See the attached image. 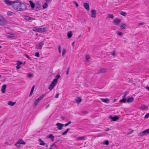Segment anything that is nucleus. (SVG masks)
Wrapping results in <instances>:
<instances>
[{
    "instance_id": "obj_49",
    "label": "nucleus",
    "mask_w": 149,
    "mask_h": 149,
    "mask_svg": "<svg viewBox=\"0 0 149 149\" xmlns=\"http://www.w3.org/2000/svg\"><path fill=\"white\" fill-rule=\"evenodd\" d=\"M27 76L29 77H31L33 76V75L29 73L27 75Z\"/></svg>"
},
{
    "instance_id": "obj_5",
    "label": "nucleus",
    "mask_w": 149,
    "mask_h": 149,
    "mask_svg": "<svg viewBox=\"0 0 149 149\" xmlns=\"http://www.w3.org/2000/svg\"><path fill=\"white\" fill-rule=\"evenodd\" d=\"M44 44L43 42H42L36 45V48L37 49H41Z\"/></svg>"
},
{
    "instance_id": "obj_15",
    "label": "nucleus",
    "mask_w": 149,
    "mask_h": 149,
    "mask_svg": "<svg viewBox=\"0 0 149 149\" xmlns=\"http://www.w3.org/2000/svg\"><path fill=\"white\" fill-rule=\"evenodd\" d=\"M100 100L103 102L107 103H109L110 102V100L108 98H101Z\"/></svg>"
},
{
    "instance_id": "obj_34",
    "label": "nucleus",
    "mask_w": 149,
    "mask_h": 149,
    "mask_svg": "<svg viewBox=\"0 0 149 149\" xmlns=\"http://www.w3.org/2000/svg\"><path fill=\"white\" fill-rule=\"evenodd\" d=\"M69 130H70V129L69 128L67 129L64 132L62 133V135H64L66 134H67V132H68V131Z\"/></svg>"
},
{
    "instance_id": "obj_21",
    "label": "nucleus",
    "mask_w": 149,
    "mask_h": 149,
    "mask_svg": "<svg viewBox=\"0 0 149 149\" xmlns=\"http://www.w3.org/2000/svg\"><path fill=\"white\" fill-rule=\"evenodd\" d=\"M18 142L20 144H23L25 145L26 144V143L22 139H19Z\"/></svg>"
},
{
    "instance_id": "obj_58",
    "label": "nucleus",
    "mask_w": 149,
    "mask_h": 149,
    "mask_svg": "<svg viewBox=\"0 0 149 149\" xmlns=\"http://www.w3.org/2000/svg\"><path fill=\"white\" fill-rule=\"evenodd\" d=\"M145 88L149 91V86H146Z\"/></svg>"
},
{
    "instance_id": "obj_30",
    "label": "nucleus",
    "mask_w": 149,
    "mask_h": 149,
    "mask_svg": "<svg viewBox=\"0 0 149 149\" xmlns=\"http://www.w3.org/2000/svg\"><path fill=\"white\" fill-rule=\"evenodd\" d=\"M126 98H123V99L120 100V102L125 103L126 101Z\"/></svg>"
},
{
    "instance_id": "obj_16",
    "label": "nucleus",
    "mask_w": 149,
    "mask_h": 149,
    "mask_svg": "<svg viewBox=\"0 0 149 149\" xmlns=\"http://www.w3.org/2000/svg\"><path fill=\"white\" fill-rule=\"evenodd\" d=\"M6 86H7L6 84H4L2 86L1 89V91L3 93H5Z\"/></svg>"
},
{
    "instance_id": "obj_13",
    "label": "nucleus",
    "mask_w": 149,
    "mask_h": 149,
    "mask_svg": "<svg viewBox=\"0 0 149 149\" xmlns=\"http://www.w3.org/2000/svg\"><path fill=\"white\" fill-rule=\"evenodd\" d=\"M91 17L93 18L95 17L96 14V10H92L91 11Z\"/></svg>"
},
{
    "instance_id": "obj_29",
    "label": "nucleus",
    "mask_w": 149,
    "mask_h": 149,
    "mask_svg": "<svg viewBox=\"0 0 149 149\" xmlns=\"http://www.w3.org/2000/svg\"><path fill=\"white\" fill-rule=\"evenodd\" d=\"M29 3L31 8H34L35 7V5L34 3L31 1H29Z\"/></svg>"
},
{
    "instance_id": "obj_56",
    "label": "nucleus",
    "mask_w": 149,
    "mask_h": 149,
    "mask_svg": "<svg viewBox=\"0 0 149 149\" xmlns=\"http://www.w3.org/2000/svg\"><path fill=\"white\" fill-rule=\"evenodd\" d=\"M144 24V22H142V23H139L138 24V25H139V26L142 25H143Z\"/></svg>"
},
{
    "instance_id": "obj_36",
    "label": "nucleus",
    "mask_w": 149,
    "mask_h": 149,
    "mask_svg": "<svg viewBox=\"0 0 149 149\" xmlns=\"http://www.w3.org/2000/svg\"><path fill=\"white\" fill-rule=\"evenodd\" d=\"M14 13L12 12L8 11L7 12V14L9 15H13Z\"/></svg>"
},
{
    "instance_id": "obj_27",
    "label": "nucleus",
    "mask_w": 149,
    "mask_h": 149,
    "mask_svg": "<svg viewBox=\"0 0 149 149\" xmlns=\"http://www.w3.org/2000/svg\"><path fill=\"white\" fill-rule=\"evenodd\" d=\"M7 36L10 38H12L15 37V35L13 34L8 33Z\"/></svg>"
},
{
    "instance_id": "obj_38",
    "label": "nucleus",
    "mask_w": 149,
    "mask_h": 149,
    "mask_svg": "<svg viewBox=\"0 0 149 149\" xmlns=\"http://www.w3.org/2000/svg\"><path fill=\"white\" fill-rule=\"evenodd\" d=\"M24 56L26 57L29 59L31 60V58L27 54H24Z\"/></svg>"
},
{
    "instance_id": "obj_41",
    "label": "nucleus",
    "mask_w": 149,
    "mask_h": 149,
    "mask_svg": "<svg viewBox=\"0 0 149 149\" xmlns=\"http://www.w3.org/2000/svg\"><path fill=\"white\" fill-rule=\"evenodd\" d=\"M20 144L18 143V142L15 144V145L18 147V148H19L20 147Z\"/></svg>"
},
{
    "instance_id": "obj_60",
    "label": "nucleus",
    "mask_w": 149,
    "mask_h": 149,
    "mask_svg": "<svg viewBox=\"0 0 149 149\" xmlns=\"http://www.w3.org/2000/svg\"><path fill=\"white\" fill-rule=\"evenodd\" d=\"M109 130H110V129L109 128H107V129L105 130L106 131H108Z\"/></svg>"
},
{
    "instance_id": "obj_1",
    "label": "nucleus",
    "mask_w": 149,
    "mask_h": 149,
    "mask_svg": "<svg viewBox=\"0 0 149 149\" xmlns=\"http://www.w3.org/2000/svg\"><path fill=\"white\" fill-rule=\"evenodd\" d=\"M14 8L17 11H23L27 8L26 5L25 3L15 2L13 6Z\"/></svg>"
},
{
    "instance_id": "obj_23",
    "label": "nucleus",
    "mask_w": 149,
    "mask_h": 149,
    "mask_svg": "<svg viewBox=\"0 0 149 149\" xmlns=\"http://www.w3.org/2000/svg\"><path fill=\"white\" fill-rule=\"evenodd\" d=\"M86 137L85 136H83L80 137H79L77 138V139L79 140H84L86 139Z\"/></svg>"
},
{
    "instance_id": "obj_50",
    "label": "nucleus",
    "mask_w": 149,
    "mask_h": 149,
    "mask_svg": "<svg viewBox=\"0 0 149 149\" xmlns=\"http://www.w3.org/2000/svg\"><path fill=\"white\" fill-rule=\"evenodd\" d=\"M71 123V121L69 122L68 123L65 124V126L66 127L68 126V125H69Z\"/></svg>"
},
{
    "instance_id": "obj_10",
    "label": "nucleus",
    "mask_w": 149,
    "mask_h": 149,
    "mask_svg": "<svg viewBox=\"0 0 149 149\" xmlns=\"http://www.w3.org/2000/svg\"><path fill=\"white\" fill-rule=\"evenodd\" d=\"M119 117L117 116L116 115L113 117L111 116H110L109 117V118L112 119V120L114 121H116L117 120L119 119Z\"/></svg>"
},
{
    "instance_id": "obj_11",
    "label": "nucleus",
    "mask_w": 149,
    "mask_h": 149,
    "mask_svg": "<svg viewBox=\"0 0 149 149\" xmlns=\"http://www.w3.org/2000/svg\"><path fill=\"white\" fill-rule=\"evenodd\" d=\"M107 69L105 68H101L98 71V73H103L106 72L107 71Z\"/></svg>"
},
{
    "instance_id": "obj_8",
    "label": "nucleus",
    "mask_w": 149,
    "mask_h": 149,
    "mask_svg": "<svg viewBox=\"0 0 149 149\" xmlns=\"http://www.w3.org/2000/svg\"><path fill=\"white\" fill-rule=\"evenodd\" d=\"M56 83H57L55 82V81H53L51 84L48 87L49 89L50 90H52L55 86Z\"/></svg>"
},
{
    "instance_id": "obj_55",
    "label": "nucleus",
    "mask_w": 149,
    "mask_h": 149,
    "mask_svg": "<svg viewBox=\"0 0 149 149\" xmlns=\"http://www.w3.org/2000/svg\"><path fill=\"white\" fill-rule=\"evenodd\" d=\"M127 95H126V94L124 93L123 96V98H126L125 97L127 96Z\"/></svg>"
},
{
    "instance_id": "obj_52",
    "label": "nucleus",
    "mask_w": 149,
    "mask_h": 149,
    "mask_svg": "<svg viewBox=\"0 0 149 149\" xmlns=\"http://www.w3.org/2000/svg\"><path fill=\"white\" fill-rule=\"evenodd\" d=\"M53 146H55L56 147H57V145H56V144H55V143H54L50 147H52Z\"/></svg>"
},
{
    "instance_id": "obj_48",
    "label": "nucleus",
    "mask_w": 149,
    "mask_h": 149,
    "mask_svg": "<svg viewBox=\"0 0 149 149\" xmlns=\"http://www.w3.org/2000/svg\"><path fill=\"white\" fill-rule=\"evenodd\" d=\"M149 117V113H147L146 115L145 116V118H148Z\"/></svg>"
},
{
    "instance_id": "obj_2",
    "label": "nucleus",
    "mask_w": 149,
    "mask_h": 149,
    "mask_svg": "<svg viewBox=\"0 0 149 149\" xmlns=\"http://www.w3.org/2000/svg\"><path fill=\"white\" fill-rule=\"evenodd\" d=\"M46 95V93L43 94L40 96L38 99H36L34 103V106H36L38 103Z\"/></svg>"
},
{
    "instance_id": "obj_4",
    "label": "nucleus",
    "mask_w": 149,
    "mask_h": 149,
    "mask_svg": "<svg viewBox=\"0 0 149 149\" xmlns=\"http://www.w3.org/2000/svg\"><path fill=\"white\" fill-rule=\"evenodd\" d=\"M149 134V129H147L143 131L140 132L139 134V135L141 136L146 135Z\"/></svg>"
},
{
    "instance_id": "obj_20",
    "label": "nucleus",
    "mask_w": 149,
    "mask_h": 149,
    "mask_svg": "<svg viewBox=\"0 0 149 149\" xmlns=\"http://www.w3.org/2000/svg\"><path fill=\"white\" fill-rule=\"evenodd\" d=\"M38 141L40 142V145L44 146L45 145V143L41 139H39Z\"/></svg>"
},
{
    "instance_id": "obj_51",
    "label": "nucleus",
    "mask_w": 149,
    "mask_h": 149,
    "mask_svg": "<svg viewBox=\"0 0 149 149\" xmlns=\"http://www.w3.org/2000/svg\"><path fill=\"white\" fill-rule=\"evenodd\" d=\"M17 65L16 66V68L17 69H20L21 68V66L20 65L17 64Z\"/></svg>"
},
{
    "instance_id": "obj_37",
    "label": "nucleus",
    "mask_w": 149,
    "mask_h": 149,
    "mask_svg": "<svg viewBox=\"0 0 149 149\" xmlns=\"http://www.w3.org/2000/svg\"><path fill=\"white\" fill-rule=\"evenodd\" d=\"M66 52V50L65 49H63L62 50V56H64Z\"/></svg>"
},
{
    "instance_id": "obj_64",
    "label": "nucleus",
    "mask_w": 149,
    "mask_h": 149,
    "mask_svg": "<svg viewBox=\"0 0 149 149\" xmlns=\"http://www.w3.org/2000/svg\"><path fill=\"white\" fill-rule=\"evenodd\" d=\"M116 99H115L114 100H113V101L114 102H116Z\"/></svg>"
},
{
    "instance_id": "obj_14",
    "label": "nucleus",
    "mask_w": 149,
    "mask_h": 149,
    "mask_svg": "<svg viewBox=\"0 0 149 149\" xmlns=\"http://www.w3.org/2000/svg\"><path fill=\"white\" fill-rule=\"evenodd\" d=\"M121 20L119 19H116L113 20V23L116 25H119L120 22Z\"/></svg>"
},
{
    "instance_id": "obj_61",
    "label": "nucleus",
    "mask_w": 149,
    "mask_h": 149,
    "mask_svg": "<svg viewBox=\"0 0 149 149\" xmlns=\"http://www.w3.org/2000/svg\"><path fill=\"white\" fill-rule=\"evenodd\" d=\"M49 106H50L49 104H48V105L47 106V107H46V109H47V108H48L49 107Z\"/></svg>"
},
{
    "instance_id": "obj_9",
    "label": "nucleus",
    "mask_w": 149,
    "mask_h": 149,
    "mask_svg": "<svg viewBox=\"0 0 149 149\" xmlns=\"http://www.w3.org/2000/svg\"><path fill=\"white\" fill-rule=\"evenodd\" d=\"M64 124L60 123H57L56 125L57 126V128L58 130H61L63 129V127L64 126Z\"/></svg>"
},
{
    "instance_id": "obj_45",
    "label": "nucleus",
    "mask_w": 149,
    "mask_h": 149,
    "mask_svg": "<svg viewBox=\"0 0 149 149\" xmlns=\"http://www.w3.org/2000/svg\"><path fill=\"white\" fill-rule=\"evenodd\" d=\"M109 143V141L108 140H105L104 142L103 143L104 144L108 145Z\"/></svg>"
},
{
    "instance_id": "obj_62",
    "label": "nucleus",
    "mask_w": 149,
    "mask_h": 149,
    "mask_svg": "<svg viewBox=\"0 0 149 149\" xmlns=\"http://www.w3.org/2000/svg\"><path fill=\"white\" fill-rule=\"evenodd\" d=\"M128 93H129V92H128V91H126V92H125V93H125V94H126V95H127V94Z\"/></svg>"
},
{
    "instance_id": "obj_43",
    "label": "nucleus",
    "mask_w": 149,
    "mask_h": 149,
    "mask_svg": "<svg viewBox=\"0 0 149 149\" xmlns=\"http://www.w3.org/2000/svg\"><path fill=\"white\" fill-rule=\"evenodd\" d=\"M111 54L113 56L116 55V52L115 51H113L112 52H111Z\"/></svg>"
},
{
    "instance_id": "obj_17",
    "label": "nucleus",
    "mask_w": 149,
    "mask_h": 149,
    "mask_svg": "<svg viewBox=\"0 0 149 149\" xmlns=\"http://www.w3.org/2000/svg\"><path fill=\"white\" fill-rule=\"evenodd\" d=\"M134 100V98L133 97H131L129 98L127 100V102L130 103L133 102Z\"/></svg>"
},
{
    "instance_id": "obj_6",
    "label": "nucleus",
    "mask_w": 149,
    "mask_h": 149,
    "mask_svg": "<svg viewBox=\"0 0 149 149\" xmlns=\"http://www.w3.org/2000/svg\"><path fill=\"white\" fill-rule=\"evenodd\" d=\"M4 3L7 5H13V6H14V4L15 1H12L9 0H4Z\"/></svg>"
},
{
    "instance_id": "obj_33",
    "label": "nucleus",
    "mask_w": 149,
    "mask_h": 149,
    "mask_svg": "<svg viewBox=\"0 0 149 149\" xmlns=\"http://www.w3.org/2000/svg\"><path fill=\"white\" fill-rule=\"evenodd\" d=\"M108 17L109 18L113 19L114 18V16L113 14H108Z\"/></svg>"
},
{
    "instance_id": "obj_31",
    "label": "nucleus",
    "mask_w": 149,
    "mask_h": 149,
    "mask_svg": "<svg viewBox=\"0 0 149 149\" xmlns=\"http://www.w3.org/2000/svg\"><path fill=\"white\" fill-rule=\"evenodd\" d=\"M120 27L122 29H125L127 26L124 24H122L120 25Z\"/></svg>"
},
{
    "instance_id": "obj_7",
    "label": "nucleus",
    "mask_w": 149,
    "mask_h": 149,
    "mask_svg": "<svg viewBox=\"0 0 149 149\" xmlns=\"http://www.w3.org/2000/svg\"><path fill=\"white\" fill-rule=\"evenodd\" d=\"M46 28H36V31L39 33H42L46 31Z\"/></svg>"
},
{
    "instance_id": "obj_57",
    "label": "nucleus",
    "mask_w": 149,
    "mask_h": 149,
    "mask_svg": "<svg viewBox=\"0 0 149 149\" xmlns=\"http://www.w3.org/2000/svg\"><path fill=\"white\" fill-rule=\"evenodd\" d=\"M59 94L58 93H57L56 95L55 96V97L56 98H58L59 96Z\"/></svg>"
},
{
    "instance_id": "obj_32",
    "label": "nucleus",
    "mask_w": 149,
    "mask_h": 149,
    "mask_svg": "<svg viewBox=\"0 0 149 149\" xmlns=\"http://www.w3.org/2000/svg\"><path fill=\"white\" fill-rule=\"evenodd\" d=\"M48 138L52 139H54V136L52 134H50L48 136Z\"/></svg>"
},
{
    "instance_id": "obj_19",
    "label": "nucleus",
    "mask_w": 149,
    "mask_h": 149,
    "mask_svg": "<svg viewBox=\"0 0 149 149\" xmlns=\"http://www.w3.org/2000/svg\"><path fill=\"white\" fill-rule=\"evenodd\" d=\"M61 77V76L59 74L57 75L56 76L55 79H54L53 80V81H55L56 83H57V81L58 79L60 78Z\"/></svg>"
},
{
    "instance_id": "obj_26",
    "label": "nucleus",
    "mask_w": 149,
    "mask_h": 149,
    "mask_svg": "<svg viewBox=\"0 0 149 149\" xmlns=\"http://www.w3.org/2000/svg\"><path fill=\"white\" fill-rule=\"evenodd\" d=\"M25 19L28 20H33L34 19L33 18L28 16L26 17Z\"/></svg>"
},
{
    "instance_id": "obj_28",
    "label": "nucleus",
    "mask_w": 149,
    "mask_h": 149,
    "mask_svg": "<svg viewBox=\"0 0 149 149\" xmlns=\"http://www.w3.org/2000/svg\"><path fill=\"white\" fill-rule=\"evenodd\" d=\"M34 87H35V86H33L32 88V89L31 91V92H30V94H29V96H31L32 95V94H33V90H34Z\"/></svg>"
},
{
    "instance_id": "obj_35",
    "label": "nucleus",
    "mask_w": 149,
    "mask_h": 149,
    "mask_svg": "<svg viewBox=\"0 0 149 149\" xmlns=\"http://www.w3.org/2000/svg\"><path fill=\"white\" fill-rule=\"evenodd\" d=\"M48 7V5L47 3H45L43 6V9H44L47 8Z\"/></svg>"
},
{
    "instance_id": "obj_59",
    "label": "nucleus",
    "mask_w": 149,
    "mask_h": 149,
    "mask_svg": "<svg viewBox=\"0 0 149 149\" xmlns=\"http://www.w3.org/2000/svg\"><path fill=\"white\" fill-rule=\"evenodd\" d=\"M82 113L84 114H86L87 113V112L86 111H83Z\"/></svg>"
},
{
    "instance_id": "obj_24",
    "label": "nucleus",
    "mask_w": 149,
    "mask_h": 149,
    "mask_svg": "<svg viewBox=\"0 0 149 149\" xmlns=\"http://www.w3.org/2000/svg\"><path fill=\"white\" fill-rule=\"evenodd\" d=\"M15 102H13L11 101H10L8 102V104L10 106H13L15 104Z\"/></svg>"
},
{
    "instance_id": "obj_3",
    "label": "nucleus",
    "mask_w": 149,
    "mask_h": 149,
    "mask_svg": "<svg viewBox=\"0 0 149 149\" xmlns=\"http://www.w3.org/2000/svg\"><path fill=\"white\" fill-rule=\"evenodd\" d=\"M7 23V22L5 19L0 15V25H4Z\"/></svg>"
},
{
    "instance_id": "obj_42",
    "label": "nucleus",
    "mask_w": 149,
    "mask_h": 149,
    "mask_svg": "<svg viewBox=\"0 0 149 149\" xmlns=\"http://www.w3.org/2000/svg\"><path fill=\"white\" fill-rule=\"evenodd\" d=\"M117 34L121 36H122L123 35V33L121 32H118L117 33Z\"/></svg>"
},
{
    "instance_id": "obj_25",
    "label": "nucleus",
    "mask_w": 149,
    "mask_h": 149,
    "mask_svg": "<svg viewBox=\"0 0 149 149\" xmlns=\"http://www.w3.org/2000/svg\"><path fill=\"white\" fill-rule=\"evenodd\" d=\"M72 35V31H70L68 32V38H71Z\"/></svg>"
},
{
    "instance_id": "obj_12",
    "label": "nucleus",
    "mask_w": 149,
    "mask_h": 149,
    "mask_svg": "<svg viewBox=\"0 0 149 149\" xmlns=\"http://www.w3.org/2000/svg\"><path fill=\"white\" fill-rule=\"evenodd\" d=\"M83 6L87 10H89L90 9L89 5L88 3H84Z\"/></svg>"
},
{
    "instance_id": "obj_63",
    "label": "nucleus",
    "mask_w": 149,
    "mask_h": 149,
    "mask_svg": "<svg viewBox=\"0 0 149 149\" xmlns=\"http://www.w3.org/2000/svg\"><path fill=\"white\" fill-rule=\"evenodd\" d=\"M50 0H45V1L46 2H48L50 1Z\"/></svg>"
},
{
    "instance_id": "obj_18",
    "label": "nucleus",
    "mask_w": 149,
    "mask_h": 149,
    "mask_svg": "<svg viewBox=\"0 0 149 149\" xmlns=\"http://www.w3.org/2000/svg\"><path fill=\"white\" fill-rule=\"evenodd\" d=\"M140 108L141 109L144 110H147L148 109V107L147 106L144 105H142Z\"/></svg>"
},
{
    "instance_id": "obj_46",
    "label": "nucleus",
    "mask_w": 149,
    "mask_h": 149,
    "mask_svg": "<svg viewBox=\"0 0 149 149\" xmlns=\"http://www.w3.org/2000/svg\"><path fill=\"white\" fill-rule=\"evenodd\" d=\"M35 56L37 57H40L39 54L38 52H36L35 54Z\"/></svg>"
},
{
    "instance_id": "obj_22",
    "label": "nucleus",
    "mask_w": 149,
    "mask_h": 149,
    "mask_svg": "<svg viewBox=\"0 0 149 149\" xmlns=\"http://www.w3.org/2000/svg\"><path fill=\"white\" fill-rule=\"evenodd\" d=\"M75 100L77 103L79 104L81 102V99L80 97H78Z\"/></svg>"
},
{
    "instance_id": "obj_47",
    "label": "nucleus",
    "mask_w": 149,
    "mask_h": 149,
    "mask_svg": "<svg viewBox=\"0 0 149 149\" xmlns=\"http://www.w3.org/2000/svg\"><path fill=\"white\" fill-rule=\"evenodd\" d=\"M58 50L59 53H61V46H59L58 47Z\"/></svg>"
},
{
    "instance_id": "obj_44",
    "label": "nucleus",
    "mask_w": 149,
    "mask_h": 149,
    "mask_svg": "<svg viewBox=\"0 0 149 149\" xmlns=\"http://www.w3.org/2000/svg\"><path fill=\"white\" fill-rule=\"evenodd\" d=\"M17 64H18V65H20L22 64L23 63L22 62L20 61H17Z\"/></svg>"
},
{
    "instance_id": "obj_40",
    "label": "nucleus",
    "mask_w": 149,
    "mask_h": 149,
    "mask_svg": "<svg viewBox=\"0 0 149 149\" xmlns=\"http://www.w3.org/2000/svg\"><path fill=\"white\" fill-rule=\"evenodd\" d=\"M90 58V57L89 55H86V61H88Z\"/></svg>"
},
{
    "instance_id": "obj_54",
    "label": "nucleus",
    "mask_w": 149,
    "mask_h": 149,
    "mask_svg": "<svg viewBox=\"0 0 149 149\" xmlns=\"http://www.w3.org/2000/svg\"><path fill=\"white\" fill-rule=\"evenodd\" d=\"M74 3L75 4L77 7L78 6L79 4L76 2H74Z\"/></svg>"
},
{
    "instance_id": "obj_39",
    "label": "nucleus",
    "mask_w": 149,
    "mask_h": 149,
    "mask_svg": "<svg viewBox=\"0 0 149 149\" xmlns=\"http://www.w3.org/2000/svg\"><path fill=\"white\" fill-rule=\"evenodd\" d=\"M120 14L121 15H122L124 16H126L127 15L126 13L125 12H123V11H122L121 12Z\"/></svg>"
},
{
    "instance_id": "obj_53",
    "label": "nucleus",
    "mask_w": 149,
    "mask_h": 149,
    "mask_svg": "<svg viewBox=\"0 0 149 149\" xmlns=\"http://www.w3.org/2000/svg\"><path fill=\"white\" fill-rule=\"evenodd\" d=\"M69 71V68H68L67 69V72H66V74H68Z\"/></svg>"
}]
</instances>
